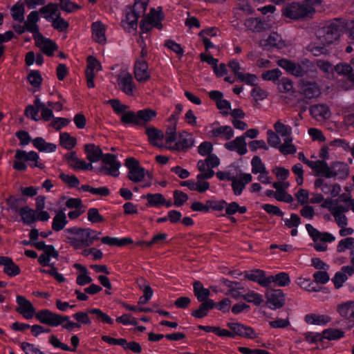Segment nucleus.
I'll return each instance as SVG.
<instances>
[{
    "label": "nucleus",
    "mask_w": 354,
    "mask_h": 354,
    "mask_svg": "<svg viewBox=\"0 0 354 354\" xmlns=\"http://www.w3.org/2000/svg\"><path fill=\"white\" fill-rule=\"evenodd\" d=\"M12 19L19 22L24 21L25 8L23 3H17L10 10Z\"/></svg>",
    "instance_id": "53"
},
{
    "label": "nucleus",
    "mask_w": 354,
    "mask_h": 354,
    "mask_svg": "<svg viewBox=\"0 0 354 354\" xmlns=\"http://www.w3.org/2000/svg\"><path fill=\"white\" fill-rule=\"evenodd\" d=\"M210 134L214 137L221 136L225 140H230L234 136V131L230 126H221L213 128L210 131Z\"/></svg>",
    "instance_id": "42"
},
{
    "label": "nucleus",
    "mask_w": 354,
    "mask_h": 354,
    "mask_svg": "<svg viewBox=\"0 0 354 354\" xmlns=\"http://www.w3.org/2000/svg\"><path fill=\"white\" fill-rule=\"evenodd\" d=\"M39 111L40 108H39V104H29L26 107L24 114L27 118H30L32 120L38 121L39 120L38 115Z\"/></svg>",
    "instance_id": "62"
},
{
    "label": "nucleus",
    "mask_w": 354,
    "mask_h": 354,
    "mask_svg": "<svg viewBox=\"0 0 354 354\" xmlns=\"http://www.w3.org/2000/svg\"><path fill=\"white\" fill-rule=\"evenodd\" d=\"M121 122L124 124H131L133 125H138L139 121L138 120V113L131 111H125L122 114Z\"/></svg>",
    "instance_id": "58"
},
{
    "label": "nucleus",
    "mask_w": 354,
    "mask_h": 354,
    "mask_svg": "<svg viewBox=\"0 0 354 354\" xmlns=\"http://www.w3.org/2000/svg\"><path fill=\"white\" fill-rule=\"evenodd\" d=\"M33 146L39 151L50 153L56 150V145L50 142H47L41 137H37L32 141Z\"/></svg>",
    "instance_id": "38"
},
{
    "label": "nucleus",
    "mask_w": 354,
    "mask_h": 354,
    "mask_svg": "<svg viewBox=\"0 0 354 354\" xmlns=\"http://www.w3.org/2000/svg\"><path fill=\"white\" fill-rule=\"evenodd\" d=\"M36 46L48 56H53L57 46L52 40L43 37L40 33L34 37Z\"/></svg>",
    "instance_id": "18"
},
{
    "label": "nucleus",
    "mask_w": 354,
    "mask_h": 354,
    "mask_svg": "<svg viewBox=\"0 0 354 354\" xmlns=\"http://www.w3.org/2000/svg\"><path fill=\"white\" fill-rule=\"evenodd\" d=\"M268 286L272 282L275 283L279 287H285L290 283L289 274L285 272H279L274 276H268Z\"/></svg>",
    "instance_id": "41"
},
{
    "label": "nucleus",
    "mask_w": 354,
    "mask_h": 354,
    "mask_svg": "<svg viewBox=\"0 0 354 354\" xmlns=\"http://www.w3.org/2000/svg\"><path fill=\"white\" fill-rule=\"evenodd\" d=\"M224 146L226 149L236 151L240 156L245 155L248 152L247 143L243 136H238L234 140L226 142Z\"/></svg>",
    "instance_id": "20"
},
{
    "label": "nucleus",
    "mask_w": 354,
    "mask_h": 354,
    "mask_svg": "<svg viewBox=\"0 0 354 354\" xmlns=\"http://www.w3.org/2000/svg\"><path fill=\"white\" fill-rule=\"evenodd\" d=\"M14 158L12 168L16 171H24L27 169L28 165L39 169L44 167V164L39 161L38 153L34 151L27 152L24 150L17 149Z\"/></svg>",
    "instance_id": "6"
},
{
    "label": "nucleus",
    "mask_w": 354,
    "mask_h": 354,
    "mask_svg": "<svg viewBox=\"0 0 354 354\" xmlns=\"http://www.w3.org/2000/svg\"><path fill=\"white\" fill-rule=\"evenodd\" d=\"M196 176V191L199 193H203L209 189V183L205 181V179H210L214 175L213 170L209 169L206 172L200 171Z\"/></svg>",
    "instance_id": "27"
},
{
    "label": "nucleus",
    "mask_w": 354,
    "mask_h": 354,
    "mask_svg": "<svg viewBox=\"0 0 354 354\" xmlns=\"http://www.w3.org/2000/svg\"><path fill=\"white\" fill-rule=\"evenodd\" d=\"M273 127L275 130V132L281 137H284L285 138L292 137V127L289 125L284 124L283 122H281V120H277L274 124Z\"/></svg>",
    "instance_id": "48"
},
{
    "label": "nucleus",
    "mask_w": 354,
    "mask_h": 354,
    "mask_svg": "<svg viewBox=\"0 0 354 354\" xmlns=\"http://www.w3.org/2000/svg\"><path fill=\"white\" fill-rule=\"evenodd\" d=\"M266 305L271 310H277L283 306L286 297L280 289L269 290L266 292Z\"/></svg>",
    "instance_id": "11"
},
{
    "label": "nucleus",
    "mask_w": 354,
    "mask_h": 354,
    "mask_svg": "<svg viewBox=\"0 0 354 354\" xmlns=\"http://www.w3.org/2000/svg\"><path fill=\"white\" fill-rule=\"evenodd\" d=\"M66 241L74 249L81 250L91 246L94 241L100 239L101 232L91 228L73 227L64 230Z\"/></svg>",
    "instance_id": "3"
},
{
    "label": "nucleus",
    "mask_w": 354,
    "mask_h": 354,
    "mask_svg": "<svg viewBox=\"0 0 354 354\" xmlns=\"http://www.w3.org/2000/svg\"><path fill=\"white\" fill-rule=\"evenodd\" d=\"M242 298L245 301L252 303L257 306H260L263 301V295L254 290H248L247 293L242 296Z\"/></svg>",
    "instance_id": "51"
},
{
    "label": "nucleus",
    "mask_w": 354,
    "mask_h": 354,
    "mask_svg": "<svg viewBox=\"0 0 354 354\" xmlns=\"http://www.w3.org/2000/svg\"><path fill=\"white\" fill-rule=\"evenodd\" d=\"M101 241L103 244L108 245H116L118 247H122L124 245H127L133 243V240L129 237L124 238H116V237H111V236H104L101 239Z\"/></svg>",
    "instance_id": "43"
},
{
    "label": "nucleus",
    "mask_w": 354,
    "mask_h": 354,
    "mask_svg": "<svg viewBox=\"0 0 354 354\" xmlns=\"http://www.w3.org/2000/svg\"><path fill=\"white\" fill-rule=\"evenodd\" d=\"M139 126H145L152 121L157 115V112L151 109H145L137 111Z\"/></svg>",
    "instance_id": "39"
},
{
    "label": "nucleus",
    "mask_w": 354,
    "mask_h": 354,
    "mask_svg": "<svg viewBox=\"0 0 354 354\" xmlns=\"http://www.w3.org/2000/svg\"><path fill=\"white\" fill-rule=\"evenodd\" d=\"M315 13V8L306 1L304 3L293 2L287 5L283 10V15L292 19L312 17Z\"/></svg>",
    "instance_id": "7"
},
{
    "label": "nucleus",
    "mask_w": 354,
    "mask_h": 354,
    "mask_svg": "<svg viewBox=\"0 0 354 354\" xmlns=\"http://www.w3.org/2000/svg\"><path fill=\"white\" fill-rule=\"evenodd\" d=\"M306 229L313 241V248L317 252H325L328 249V243L335 241V237L327 232H319L311 224H306Z\"/></svg>",
    "instance_id": "8"
},
{
    "label": "nucleus",
    "mask_w": 354,
    "mask_h": 354,
    "mask_svg": "<svg viewBox=\"0 0 354 354\" xmlns=\"http://www.w3.org/2000/svg\"><path fill=\"white\" fill-rule=\"evenodd\" d=\"M311 114L315 118H327L330 115L328 107L324 104L314 105L310 109Z\"/></svg>",
    "instance_id": "56"
},
{
    "label": "nucleus",
    "mask_w": 354,
    "mask_h": 354,
    "mask_svg": "<svg viewBox=\"0 0 354 354\" xmlns=\"http://www.w3.org/2000/svg\"><path fill=\"white\" fill-rule=\"evenodd\" d=\"M125 167L128 169L127 177L133 183L144 181L142 187H149L152 185L151 174L141 167L138 160L134 158H126Z\"/></svg>",
    "instance_id": "5"
},
{
    "label": "nucleus",
    "mask_w": 354,
    "mask_h": 354,
    "mask_svg": "<svg viewBox=\"0 0 354 354\" xmlns=\"http://www.w3.org/2000/svg\"><path fill=\"white\" fill-rule=\"evenodd\" d=\"M136 80L140 83H145L151 78L148 63L145 59H136L133 66Z\"/></svg>",
    "instance_id": "16"
},
{
    "label": "nucleus",
    "mask_w": 354,
    "mask_h": 354,
    "mask_svg": "<svg viewBox=\"0 0 354 354\" xmlns=\"http://www.w3.org/2000/svg\"><path fill=\"white\" fill-rule=\"evenodd\" d=\"M354 248V238L346 237L341 239L337 245V252L342 253L346 250H351Z\"/></svg>",
    "instance_id": "59"
},
{
    "label": "nucleus",
    "mask_w": 354,
    "mask_h": 354,
    "mask_svg": "<svg viewBox=\"0 0 354 354\" xmlns=\"http://www.w3.org/2000/svg\"><path fill=\"white\" fill-rule=\"evenodd\" d=\"M193 145V136L191 133L183 131L179 132V133L178 134L177 141L176 142V145H174V151H185L187 149L192 147Z\"/></svg>",
    "instance_id": "21"
},
{
    "label": "nucleus",
    "mask_w": 354,
    "mask_h": 354,
    "mask_svg": "<svg viewBox=\"0 0 354 354\" xmlns=\"http://www.w3.org/2000/svg\"><path fill=\"white\" fill-rule=\"evenodd\" d=\"M337 312L344 319L349 322L354 321V301H348L338 304Z\"/></svg>",
    "instance_id": "28"
},
{
    "label": "nucleus",
    "mask_w": 354,
    "mask_h": 354,
    "mask_svg": "<svg viewBox=\"0 0 354 354\" xmlns=\"http://www.w3.org/2000/svg\"><path fill=\"white\" fill-rule=\"evenodd\" d=\"M267 142L270 147L275 149H278L281 144L279 135L271 129L267 131Z\"/></svg>",
    "instance_id": "61"
},
{
    "label": "nucleus",
    "mask_w": 354,
    "mask_h": 354,
    "mask_svg": "<svg viewBox=\"0 0 354 354\" xmlns=\"http://www.w3.org/2000/svg\"><path fill=\"white\" fill-rule=\"evenodd\" d=\"M73 317L77 322L71 321L68 316L62 315L48 309L39 310L36 314V319L41 324L51 327L61 326L62 328L68 331H72L76 328L80 329L82 327V324L88 325L91 323L88 313L83 311H79L73 314Z\"/></svg>",
    "instance_id": "1"
},
{
    "label": "nucleus",
    "mask_w": 354,
    "mask_h": 354,
    "mask_svg": "<svg viewBox=\"0 0 354 354\" xmlns=\"http://www.w3.org/2000/svg\"><path fill=\"white\" fill-rule=\"evenodd\" d=\"M348 175V167L342 162H334L328 166V178L343 180Z\"/></svg>",
    "instance_id": "17"
},
{
    "label": "nucleus",
    "mask_w": 354,
    "mask_h": 354,
    "mask_svg": "<svg viewBox=\"0 0 354 354\" xmlns=\"http://www.w3.org/2000/svg\"><path fill=\"white\" fill-rule=\"evenodd\" d=\"M50 23L52 27L59 32H65L69 27V23L62 17L60 12Z\"/></svg>",
    "instance_id": "55"
},
{
    "label": "nucleus",
    "mask_w": 354,
    "mask_h": 354,
    "mask_svg": "<svg viewBox=\"0 0 354 354\" xmlns=\"http://www.w3.org/2000/svg\"><path fill=\"white\" fill-rule=\"evenodd\" d=\"M59 143L64 148L70 150L76 145V138L71 136L67 132L61 133L59 135Z\"/></svg>",
    "instance_id": "50"
},
{
    "label": "nucleus",
    "mask_w": 354,
    "mask_h": 354,
    "mask_svg": "<svg viewBox=\"0 0 354 354\" xmlns=\"http://www.w3.org/2000/svg\"><path fill=\"white\" fill-rule=\"evenodd\" d=\"M323 339L337 340L344 337V332L337 328H327L322 332Z\"/></svg>",
    "instance_id": "54"
},
{
    "label": "nucleus",
    "mask_w": 354,
    "mask_h": 354,
    "mask_svg": "<svg viewBox=\"0 0 354 354\" xmlns=\"http://www.w3.org/2000/svg\"><path fill=\"white\" fill-rule=\"evenodd\" d=\"M21 217L23 222L26 224H31L36 221L35 211L26 205L21 207L18 212Z\"/></svg>",
    "instance_id": "46"
},
{
    "label": "nucleus",
    "mask_w": 354,
    "mask_h": 354,
    "mask_svg": "<svg viewBox=\"0 0 354 354\" xmlns=\"http://www.w3.org/2000/svg\"><path fill=\"white\" fill-rule=\"evenodd\" d=\"M292 137L284 138L283 143H281L277 149L283 155L295 153L297 148L292 144Z\"/></svg>",
    "instance_id": "49"
},
{
    "label": "nucleus",
    "mask_w": 354,
    "mask_h": 354,
    "mask_svg": "<svg viewBox=\"0 0 354 354\" xmlns=\"http://www.w3.org/2000/svg\"><path fill=\"white\" fill-rule=\"evenodd\" d=\"M215 306L213 300L209 299L202 302L198 308L192 312V315L196 318H203L207 315V312Z\"/></svg>",
    "instance_id": "45"
},
{
    "label": "nucleus",
    "mask_w": 354,
    "mask_h": 354,
    "mask_svg": "<svg viewBox=\"0 0 354 354\" xmlns=\"http://www.w3.org/2000/svg\"><path fill=\"white\" fill-rule=\"evenodd\" d=\"M16 302L18 305V307L16 308V311L21 315L25 319H30L34 316L36 317V314L37 313L35 312V307L24 296L17 295L16 297Z\"/></svg>",
    "instance_id": "13"
},
{
    "label": "nucleus",
    "mask_w": 354,
    "mask_h": 354,
    "mask_svg": "<svg viewBox=\"0 0 354 354\" xmlns=\"http://www.w3.org/2000/svg\"><path fill=\"white\" fill-rule=\"evenodd\" d=\"M140 17H141L138 15L137 13L131 8L130 10L127 12L125 19L122 21L123 28L129 32L136 30L138 20Z\"/></svg>",
    "instance_id": "32"
},
{
    "label": "nucleus",
    "mask_w": 354,
    "mask_h": 354,
    "mask_svg": "<svg viewBox=\"0 0 354 354\" xmlns=\"http://www.w3.org/2000/svg\"><path fill=\"white\" fill-rule=\"evenodd\" d=\"M106 26L100 21H97L91 24V32L93 39L99 44H104L106 41Z\"/></svg>",
    "instance_id": "23"
},
{
    "label": "nucleus",
    "mask_w": 354,
    "mask_h": 354,
    "mask_svg": "<svg viewBox=\"0 0 354 354\" xmlns=\"http://www.w3.org/2000/svg\"><path fill=\"white\" fill-rule=\"evenodd\" d=\"M277 88L281 93L292 94L295 92L292 80L287 77H282L277 82Z\"/></svg>",
    "instance_id": "52"
},
{
    "label": "nucleus",
    "mask_w": 354,
    "mask_h": 354,
    "mask_svg": "<svg viewBox=\"0 0 354 354\" xmlns=\"http://www.w3.org/2000/svg\"><path fill=\"white\" fill-rule=\"evenodd\" d=\"M107 103L110 104L113 109V111L117 115H122L123 113H124L128 109L129 106L122 104L119 100L118 99H111L107 101Z\"/></svg>",
    "instance_id": "63"
},
{
    "label": "nucleus",
    "mask_w": 354,
    "mask_h": 354,
    "mask_svg": "<svg viewBox=\"0 0 354 354\" xmlns=\"http://www.w3.org/2000/svg\"><path fill=\"white\" fill-rule=\"evenodd\" d=\"M86 153V158L91 162H96L100 160L104 163L98 171L103 175L118 177L120 175L119 169L121 167L120 162L117 160L115 155L112 153L103 154L100 146L95 144H86L84 146Z\"/></svg>",
    "instance_id": "2"
},
{
    "label": "nucleus",
    "mask_w": 354,
    "mask_h": 354,
    "mask_svg": "<svg viewBox=\"0 0 354 354\" xmlns=\"http://www.w3.org/2000/svg\"><path fill=\"white\" fill-rule=\"evenodd\" d=\"M259 45L266 49L271 48H282L286 46L281 36L277 32H272L266 39H261Z\"/></svg>",
    "instance_id": "26"
},
{
    "label": "nucleus",
    "mask_w": 354,
    "mask_h": 354,
    "mask_svg": "<svg viewBox=\"0 0 354 354\" xmlns=\"http://www.w3.org/2000/svg\"><path fill=\"white\" fill-rule=\"evenodd\" d=\"M117 82L120 89L127 95L133 96L136 91V86L132 75L127 72H122L118 75Z\"/></svg>",
    "instance_id": "12"
},
{
    "label": "nucleus",
    "mask_w": 354,
    "mask_h": 354,
    "mask_svg": "<svg viewBox=\"0 0 354 354\" xmlns=\"http://www.w3.org/2000/svg\"><path fill=\"white\" fill-rule=\"evenodd\" d=\"M59 12L58 5L53 3L44 6L39 9L42 17L49 22H51Z\"/></svg>",
    "instance_id": "33"
},
{
    "label": "nucleus",
    "mask_w": 354,
    "mask_h": 354,
    "mask_svg": "<svg viewBox=\"0 0 354 354\" xmlns=\"http://www.w3.org/2000/svg\"><path fill=\"white\" fill-rule=\"evenodd\" d=\"M299 93L305 98L311 100L319 96L321 91L315 82H302L299 86Z\"/></svg>",
    "instance_id": "19"
},
{
    "label": "nucleus",
    "mask_w": 354,
    "mask_h": 354,
    "mask_svg": "<svg viewBox=\"0 0 354 354\" xmlns=\"http://www.w3.org/2000/svg\"><path fill=\"white\" fill-rule=\"evenodd\" d=\"M322 207L330 212L338 227L347 226L348 218L345 213L348 212L349 207L339 204L337 200L332 198L324 200Z\"/></svg>",
    "instance_id": "9"
},
{
    "label": "nucleus",
    "mask_w": 354,
    "mask_h": 354,
    "mask_svg": "<svg viewBox=\"0 0 354 354\" xmlns=\"http://www.w3.org/2000/svg\"><path fill=\"white\" fill-rule=\"evenodd\" d=\"M73 266L79 271V274L76 279L77 284L83 286L92 281L93 279L88 275V271L85 266L80 263H75Z\"/></svg>",
    "instance_id": "34"
},
{
    "label": "nucleus",
    "mask_w": 354,
    "mask_h": 354,
    "mask_svg": "<svg viewBox=\"0 0 354 354\" xmlns=\"http://www.w3.org/2000/svg\"><path fill=\"white\" fill-rule=\"evenodd\" d=\"M39 20V12L32 11L27 16L24 24L26 26L27 32L32 34L33 37L40 34L37 22Z\"/></svg>",
    "instance_id": "30"
},
{
    "label": "nucleus",
    "mask_w": 354,
    "mask_h": 354,
    "mask_svg": "<svg viewBox=\"0 0 354 354\" xmlns=\"http://www.w3.org/2000/svg\"><path fill=\"white\" fill-rule=\"evenodd\" d=\"M34 104H39L41 116L44 121H49L51 118H53V112L52 109L47 107L46 105L41 102L38 97L35 100Z\"/></svg>",
    "instance_id": "57"
},
{
    "label": "nucleus",
    "mask_w": 354,
    "mask_h": 354,
    "mask_svg": "<svg viewBox=\"0 0 354 354\" xmlns=\"http://www.w3.org/2000/svg\"><path fill=\"white\" fill-rule=\"evenodd\" d=\"M346 26V20L343 18H334L327 21L318 31V37L324 44H331L338 40Z\"/></svg>",
    "instance_id": "4"
},
{
    "label": "nucleus",
    "mask_w": 354,
    "mask_h": 354,
    "mask_svg": "<svg viewBox=\"0 0 354 354\" xmlns=\"http://www.w3.org/2000/svg\"><path fill=\"white\" fill-rule=\"evenodd\" d=\"M227 326L232 330L230 333H232L233 337L236 335L249 339L257 337V333L250 326L237 322H228Z\"/></svg>",
    "instance_id": "15"
},
{
    "label": "nucleus",
    "mask_w": 354,
    "mask_h": 354,
    "mask_svg": "<svg viewBox=\"0 0 354 354\" xmlns=\"http://www.w3.org/2000/svg\"><path fill=\"white\" fill-rule=\"evenodd\" d=\"M145 133L151 145L158 148L164 147V145L162 142L164 138V133L161 130L153 127H149L146 129Z\"/></svg>",
    "instance_id": "25"
},
{
    "label": "nucleus",
    "mask_w": 354,
    "mask_h": 354,
    "mask_svg": "<svg viewBox=\"0 0 354 354\" xmlns=\"http://www.w3.org/2000/svg\"><path fill=\"white\" fill-rule=\"evenodd\" d=\"M87 66L85 71L87 86L89 88L95 87L94 79L95 77V71L102 70L100 62L93 56H88L86 59Z\"/></svg>",
    "instance_id": "14"
},
{
    "label": "nucleus",
    "mask_w": 354,
    "mask_h": 354,
    "mask_svg": "<svg viewBox=\"0 0 354 354\" xmlns=\"http://www.w3.org/2000/svg\"><path fill=\"white\" fill-rule=\"evenodd\" d=\"M3 272L9 277H15L21 273V268L16 264L12 258L9 257L3 266Z\"/></svg>",
    "instance_id": "47"
},
{
    "label": "nucleus",
    "mask_w": 354,
    "mask_h": 354,
    "mask_svg": "<svg viewBox=\"0 0 354 354\" xmlns=\"http://www.w3.org/2000/svg\"><path fill=\"white\" fill-rule=\"evenodd\" d=\"M245 279L258 283L262 287H268V277L263 270L256 269L245 273Z\"/></svg>",
    "instance_id": "29"
},
{
    "label": "nucleus",
    "mask_w": 354,
    "mask_h": 354,
    "mask_svg": "<svg viewBox=\"0 0 354 354\" xmlns=\"http://www.w3.org/2000/svg\"><path fill=\"white\" fill-rule=\"evenodd\" d=\"M23 199L15 196H10L6 199V203L9 209L18 213L20 211V203Z\"/></svg>",
    "instance_id": "60"
},
{
    "label": "nucleus",
    "mask_w": 354,
    "mask_h": 354,
    "mask_svg": "<svg viewBox=\"0 0 354 354\" xmlns=\"http://www.w3.org/2000/svg\"><path fill=\"white\" fill-rule=\"evenodd\" d=\"M68 224L66 214L63 211L58 212L53 218L52 230L55 232H59L64 229Z\"/></svg>",
    "instance_id": "40"
},
{
    "label": "nucleus",
    "mask_w": 354,
    "mask_h": 354,
    "mask_svg": "<svg viewBox=\"0 0 354 354\" xmlns=\"http://www.w3.org/2000/svg\"><path fill=\"white\" fill-rule=\"evenodd\" d=\"M328 166L329 165L325 160H313L308 167L315 172V176H321L328 178Z\"/></svg>",
    "instance_id": "36"
},
{
    "label": "nucleus",
    "mask_w": 354,
    "mask_h": 354,
    "mask_svg": "<svg viewBox=\"0 0 354 354\" xmlns=\"http://www.w3.org/2000/svg\"><path fill=\"white\" fill-rule=\"evenodd\" d=\"M193 288L194 295L200 302H204L208 300L207 297L210 292L207 288L203 287L201 281H195L193 284Z\"/></svg>",
    "instance_id": "44"
},
{
    "label": "nucleus",
    "mask_w": 354,
    "mask_h": 354,
    "mask_svg": "<svg viewBox=\"0 0 354 354\" xmlns=\"http://www.w3.org/2000/svg\"><path fill=\"white\" fill-rule=\"evenodd\" d=\"M147 201V207L158 208L162 206V203H165V198L162 194H147L142 196Z\"/></svg>",
    "instance_id": "35"
},
{
    "label": "nucleus",
    "mask_w": 354,
    "mask_h": 354,
    "mask_svg": "<svg viewBox=\"0 0 354 354\" xmlns=\"http://www.w3.org/2000/svg\"><path fill=\"white\" fill-rule=\"evenodd\" d=\"M277 64L280 67L296 77H302L305 73V71L299 64L290 60L281 59L278 60Z\"/></svg>",
    "instance_id": "22"
},
{
    "label": "nucleus",
    "mask_w": 354,
    "mask_h": 354,
    "mask_svg": "<svg viewBox=\"0 0 354 354\" xmlns=\"http://www.w3.org/2000/svg\"><path fill=\"white\" fill-rule=\"evenodd\" d=\"M304 320L308 324L324 326L330 322L331 318L326 315L310 313L305 316Z\"/></svg>",
    "instance_id": "37"
},
{
    "label": "nucleus",
    "mask_w": 354,
    "mask_h": 354,
    "mask_svg": "<svg viewBox=\"0 0 354 354\" xmlns=\"http://www.w3.org/2000/svg\"><path fill=\"white\" fill-rule=\"evenodd\" d=\"M219 158L214 154H210L207 156L205 160H200L197 162V169L199 171L206 172L209 169H212L219 165Z\"/></svg>",
    "instance_id": "31"
},
{
    "label": "nucleus",
    "mask_w": 354,
    "mask_h": 354,
    "mask_svg": "<svg viewBox=\"0 0 354 354\" xmlns=\"http://www.w3.org/2000/svg\"><path fill=\"white\" fill-rule=\"evenodd\" d=\"M149 0H135L134 5L131 9L136 12L138 15H140V17L144 16L149 4Z\"/></svg>",
    "instance_id": "64"
},
{
    "label": "nucleus",
    "mask_w": 354,
    "mask_h": 354,
    "mask_svg": "<svg viewBox=\"0 0 354 354\" xmlns=\"http://www.w3.org/2000/svg\"><path fill=\"white\" fill-rule=\"evenodd\" d=\"M163 19L162 13L157 12L154 8L151 9L150 12L143 19L140 24V28L142 33H147L156 28L159 30L162 29V24L161 23Z\"/></svg>",
    "instance_id": "10"
},
{
    "label": "nucleus",
    "mask_w": 354,
    "mask_h": 354,
    "mask_svg": "<svg viewBox=\"0 0 354 354\" xmlns=\"http://www.w3.org/2000/svg\"><path fill=\"white\" fill-rule=\"evenodd\" d=\"M252 180L250 174H243L239 178H234L232 180V188L234 195L240 196L244 190L245 185Z\"/></svg>",
    "instance_id": "24"
}]
</instances>
